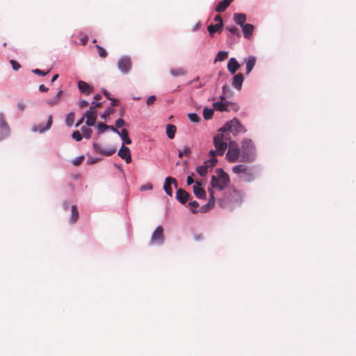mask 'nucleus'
<instances>
[{"instance_id": "obj_1", "label": "nucleus", "mask_w": 356, "mask_h": 356, "mask_svg": "<svg viewBox=\"0 0 356 356\" xmlns=\"http://www.w3.org/2000/svg\"><path fill=\"white\" fill-rule=\"evenodd\" d=\"M235 142H230L226 154V159L229 163L237 161L252 163L256 159V147L252 140L244 139L241 141V147H238Z\"/></svg>"}, {"instance_id": "obj_2", "label": "nucleus", "mask_w": 356, "mask_h": 356, "mask_svg": "<svg viewBox=\"0 0 356 356\" xmlns=\"http://www.w3.org/2000/svg\"><path fill=\"white\" fill-rule=\"evenodd\" d=\"M216 173V176L213 175L211 177V186L219 190L225 189L229 184V176L222 168L217 169Z\"/></svg>"}, {"instance_id": "obj_3", "label": "nucleus", "mask_w": 356, "mask_h": 356, "mask_svg": "<svg viewBox=\"0 0 356 356\" xmlns=\"http://www.w3.org/2000/svg\"><path fill=\"white\" fill-rule=\"evenodd\" d=\"M232 172L245 181H251L254 177L253 168L244 164L236 165L232 168Z\"/></svg>"}, {"instance_id": "obj_4", "label": "nucleus", "mask_w": 356, "mask_h": 356, "mask_svg": "<svg viewBox=\"0 0 356 356\" xmlns=\"http://www.w3.org/2000/svg\"><path fill=\"white\" fill-rule=\"evenodd\" d=\"M222 130L223 131H229L230 133H232L234 135H236L241 132H245V129L243 127V125L240 123V122L234 118L233 120L226 122L224 126L222 127Z\"/></svg>"}, {"instance_id": "obj_5", "label": "nucleus", "mask_w": 356, "mask_h": 356, "mask_svg": "<svg viewBox=\"0 0 356 356\" xmlns=\"http://www.w3.org/2000/svg\"><path fill=\"white\" fill-rule=\"evenodd\" d=\"M215 150L211 149L209 152V156L215 158L216 156H222L227 148V143L219 139V136L213 137Z\"/></svg>"}, {"instance_id": "obj_6", "label": "nucleus", "mask_w": 356, "mask_h": 356, "mask_svg": "<svg viewBox=\"0 0 356 356\" xmlns=\"http://www.w3.org/2000/svg\"><path fill=\"white\" fill-rule=\"evenodd\" d=\"M102 106V103L97 104L95 106H90V108L83 115L86 118V123L88 126H94L97 116L96 108Z\"/></svg>"}, {"instance_id": "obj_7", "label": "nucleus", "mask_w": 356, "mask_h": 356, "mask_svg": "<svg viewBox=\"0 0 356 356\" xmlns=\"http://www.w3.org/2000/svg\"><path fill=\"white\" fill-rule=\"evenodd\" d=\"M217 159L211 157L210 159L204 162L203 165L198 166L196 168L197 172L202 177L205 176L209 170H211L216 164Z\"/></svg>"}, {"instance_id": "obj_8", "label": "nucleus", "mask_w": 356, "mask_h": 356, "mask_svg": "<svg viewBox=\"0 0 356 356\" xmlns=\"http://www.w3.org/2000/svg\"><path fill=\"white\" fill-rule=\"evenodd\" d=\"M132 62L129 57L123 56L118 61V69L124 74H127L131 70Z\"/></svg>"}, {"instance_id": "obj_9", "label": "nucleus", "mask_w": 356, "mask_h": 356, "mask_svg": "<svg viewBox=\"0 0 356 356\" xmlns=\"http://www.w3.org/2000/svg\"><path fill=\"white\" fill-rule=\"evenodd\" d=\"M164 241L163 228L161 226L156 227L151 237V244H162Z\"/></svg>"}, {"instance_id": "obj_10", "label": "nucleus", "mask_w": 356, "mask_h": 356, "mask_svg": "<svg viewBox=\"0 0 356 356\" xmlns=\"http://www.w3.org/2000/svg\"><path fill=\"white\" fill-rule=\"evenodd\" d=\"M93 148L97 153H98L102 156H111L116 151V149L113 147L105 149L100 144L95 143L93 144Z\"/></svg>"}, {"instance_id": "obj_11", "label": "nucleus", "mask_w": 356, "mask_h": 356, "mask_svg": "<svg viewBox=\"0 0 356 356\" xmlns=\"http://www.w3.org/2000/svg\"><path fill=\"white\" fill-rule=\"evenodd\" d=\"M118 156L125 160L127 163H130L131 162V151L129 147L124 146L123 144L118 151Z\"/></svg>"}, {"instance_id": "obj_12", "label": "nucleus", "mask_w": 356, "mask_h": 356, "mask_svg": "<svg viewBox=\"0 0 356 356\" xmlns=\"http://www.w3.org/2000/svg\"><path fill=\"white\" fill-rule=\"evenodd\" d=\"M172 184L175 185V188H177V182L175 178L168 177L165 179L163 189L165 192L170 196L172 195V190L171 187Z\"/></svg>"}, {"instance_id": "obj_13", "label": "nucleus", "mask_w": 356, "mask_h": 356, "mask_svg": "<svg viewBox=\"0 0 356 356\" xmlns=\"http://www.w3.org/2000/svg\"><path fill=\"white\" fill-rule=\"evenodd\" d=\"M210 198L207 204L202 206L199 210L200 212L206 213L213 208L215 205L216 199L213 195V192L212 190H209Z\"/></svg>"}, {"instance_id": "obj_14", "label": "nucleus", "mask_w": 356, "mask_h": 356, "mask_svg": "<svg viewBox=\"0 0 356 356\" xmlns=\"http://www.w3.org/2000/svg\"><path fill=\"white\" fill-rule=\"evenodd\" d=\"M78 88L80 92L86 95H88L93 92V88L83 81H79L78 82Z\"/></svg>"}, {"instance_id": "obj_15", "label": "nucleus", "mask_w": 356, "mask_h": 356, "mask_svg": "<svg viewBox=\"0 0 356 356\" xmlns=\"http://www.w3.org/2000/svg\"><path fill=\"white\" fill-rule=\"evenodd\" d=\"M189 193L182 188L177 189L176 192V198L181 204H185L188 198Z\"/></svg>"}, {"instance_id": "obj_16", "label": "nucleus", "mask_w": 356, "mask_h": 356, "mask_svg": "<svg viewBox=\"0 0 356 356\" xmlns=\"http://www.w3.org/2000/svg\"><path fill=\"white\" fill-rule=\"evenodd\" d=\"M240 68L238 62L234 58H231L227 63V69L232 74H234Z\"/></svg>"}, {"instance_id": "obj_17", "label": "nucleus", "mask_w": 356, "mask_h": 356, "mask_svg": "<svg viewBox=\"0 0 356 356\" xmlns=\"http://www.w3.org/2000/svg\"><path fill=\"white\" fill-rule=\"evenodd\" d=\"M244 78L243 75L241 73H238L234 76L232 79V86L236 90H239L241 89L242 84L243 82Z\"/></svg>"}, {"instance_id": "obj_18", "label": "nucleus", "mask_w": 356, "mask_h": 356, "mask_svg": "<svg viewBox=\"0 0 356 356\" xmlns=\"http://www.w3.org/2000/svg\"><path fill=\"white\" fill-rule=\"evenodd\" d=\"M193 193L197 198H206V192L204 189L200 187V184L198 181H196L195 184L193 186Z\"/></svg>"}, {"instance_id": "obj_19", "label": "nucleus", "mask_w": 356, "mask_h": 356, "mask_svg": "<svg viewBox=\"0 0 356 356\" xmlns=\"http://www.w3.org/2000/svg\"><path fill=\"white\" fill-rule=\"evenodd\" d=\"M221 102H216L213 104V106L214 108L219 111H229L227 106L229 105V103L225 101V102H223V100H225V98L224 97H220Z\"/></svg>"}, {"instance_id": "obj_20", "label": "nucleus", "mask_w": 356, "mask_h": 356, "mask_svg": "<svg viewBox=\"0 0 356 356\" xmlns=\"http://www.w3.org/2000/svg\"><path fill=\"white\" fill-rule=\"evenodd\" d=\"M10 132V128L8 123L0 126V141L8 138Z\"/></svg>"}, {"instance_id": "obj_21", "label": "nucleus", "mask_w": 356, "mask_h": 356, "mask_svg": "<svg viewBox=\"0 0 356 356\" xmlns=\"http://www.w3.org/2000/svg\"><path fill=\"white\" fill-rule=\"evenodd\" d=\"M245 63L246 64V73L248 74L255 65L256 58L252 56H250L245 58Z\"/></svg>"}, {"instance_id": "obj_22", "label": "nucleus", "mask_w": 356, "mask_h": 356, "mask_svg": "<svg viewBox=\"0 0 356 356\" xmlns=\"http://www.w3.org/2000/svg\"><path fill=\"white\" fill-rule=\"evenodd\" d=\"M230 132L229 131L222 130V127L218 130V133L215 136H219V139L227 143L231 140Z\"/></svg>"}, {"instance_id": "obj_23", "label": "nucleus", "mask_w": 356, "mask_h": 356, "mask_svg": "<svg viewBox=\"0 0 356 356\" xmlns=\"http://www.w3.org/2000/svg\"><path fill=\"white\" fill-rule=\"evenodd\" d=\"M234 22L241 26L245 25L246 15L243 13H234L233 16Z\"/></svg>"}, {"instance_id": "obj_24", "label": "nucleus", "mask_w": 356, "mask_h": 356, "mask_svg": "<svg viewBox=\"0 0 356 356\" xmlns=\"http://www.w3.org/2000/svg\"><path fill=\"white\" fill-rule=\"evenodd\" d=\"M242 27L243 33L245 38H250L254 31V26L250 24H245Z\"/></svg>"}, {"instance_id": "obj_25", "label": "nucleus", "mask_w": 356, "mask_h": 356, "mask_svg": "<svg viewBox=\"0 0 356 356\" xmlns=\"http://www.w3.org/2000/svg\"><path fill=\"white\" fill-rule=\"evenodd\" d=\"M223 23L221 24H210L207 29L209 32L210 35L212 36L213 34L216 32L220 33L222 31Z\"/></svg>"}, {"instance_id": "obj_26", "label": "nucleus", "mask_w": 356, "mask_h": 356, "mask_svg": "<svg viewBox=\"0 0 356 356\" xmlns=\"http://www.w3.org/2000/svg\"><path fill=\"white\" fill-rule=\"evenodd\" d=\"M177 127L174 124H168L166 126V134L170 139L175 138Z\"/></svg>"}, {"instance_id": "obj_27", "label": "nucleus", "mask_w": 356, "mask_h": 356, "mask_svg": "<svg viewBox=\"0 0 356 356\" xmlns=\"http://www.w3.org/2000/svg\"><path fill=\"white\" fill-rule=\"evenodd\" d=\"M118 134H119V136L121 137V138L124 141V144L125 143V144L129 145V144L131 143V140L129 137V132L127 129H122L121 131H119V133H118Z\"/></svg>"}, {"instance_id": "obj_28", "label": "nucleus", "mask_w": 356, "mask_h": 356, "mask_svg": "<svg viewBox=\"0 0 356 356\" xmlns=\"http://www.w3.org/2000/svg\"><path fill=\"white\" fill-rule=\"evenodd\" d=\"M230 4L226 2L225 0L220 1L217 6L216 7V11L218 13H222L224 12L226 8L229 6Z\"/></svg>"}, {"instance_id": "obj_29", "label": "nucleus", "mask_w": 356, "mask_h": 356, "mask_svg": "<svg viewBox=\"0 0 356 356\" xmlns=\"http://www.w3.org/2000/svg\"><path fill=\"white\" fill-rule=\"evenodd\" d=\"M78 218H79L78 209L76 205H72V216H71L70 221H71V222L74 223L77 221Z\"/></svg>"}, {"instance_id": "obj_30", "label": "nucleus", "mask_w": 356, "mask_h": 356, "mask_svg": "<svg viewBox=\"0 0 356 356\" xmlns=\"http://www.w3.org/2000/svg\"><path fill=\"white\" fill-rule=\"evenodd\" d=\"M228 57V52L225 51H219L216 57L214 60V63H216L218 61H223Z\"/></svg>"}, {"instance_id": "obj_31", "label": "nucleus", "mask_w": 356, "mask_h": 356, "mask_svg": "<svg viewBox=\"0 0 356 356\" xmlns=\"http://www.w3.org/2000/svg\"><path fill=\"white\" fill-rule=\"evenodd\" d=\"M170 73L172 76H184L186 74V70L184 68H175L170 70Z\"/></svg>"}, {"instance_id": "obj_32", "label": "nucleus", "mask_w": 356, "mask_h": 356, "mask_svg": "<svg viewBox=\"0 0 356 356\" xmlns=\"http://www.w3.org/2000/svg\"><path fill=\"white\" fill-rule=\"evenodd\" d=\"M213 115V109L204 108L203 111V117L206 120H210Z\"/></svg>"}, {"instance_id": "obj_33", "label": "nucleus", "mask_w": 356, "mask_h": 356, "mask_svg": "<svg viewBox=\"0 0 356 356\" xmlns=\"http://www.w3.org/2000/svg\"><path fill=\"white\" fill-rule=\"evenodd\" d=\"M81 131H82V133H83V136L86 138H90L91 137L92 131V129L90 128H88V127H86L85 126H83L81 127Z\"/></svg>"}, {"instance_id": "obj_34", "label": "nucleus", "mask_w": 356, "mask_h": 356, "mask_svg": "<svg viewBox=\"0 0 356 356\" xmlns=\"http://www.w3.org/2000/svg\"><path fill=\"white\" fill-rule=\"evenodd\" d=\"M188 207H190V209L193 213H196L199 211V210H197V209L199 207V204L196 201H191L188 203Z\"/></svg>"}, {"instance_id": "obj_35", "label": "nucleus", "mask_w": 356, "mask_h": 356, "mask_svg": "<svg viewBox=\"0 0 356 356\" xmlns=\"http://www.w3.org/2000/svg\"><path fill=\"white\" fill-rule=\"evenodd\" d=\"M97 53L101 58H106L108 55L107 51L105 49L99 45L96 46Z\"/></svg>"}, {"instance_id": "obj_36", "label": "nucleus", "mask_w": 356, "mask_h": 356, "mask_svg": "<svg viewBox=\"0 0 356 356\" xmlns=\"http://www.w3.org/2000/svg\"><path fill=\"white\" fill-rule=\"evenodd\" d=\"M226 30L229 31L231 33L236 35L238 37L240 36V31L238 29L234 26H226Z\"/></svg>"}, {"instance_id": "obj_37", "label": "nucleus", "mask_w": 356, "mask_h": 356, "mask_svg": "<svg viewBox=\"0 0 356 356\" xmlns=\"http://www.w3.org/2000/svg\"><path fill=\"white\" fill-rule=\"evenodd\" d=\"M74 115L73 113H70L67 115V118H66V124L68 126V127H71L73 123H74Z\"/></svg>"}, {"instance_id": "obj_38", "label": "nucleus", "mask_w": 356, "mask_h": 356, "mask_svg": "<svg viewBox=\"0 0 356 356\" xmlns=\"http://www.w3.org/2000/svg\"><path fill=\"white\" fill-rule=\"evenodd\" d=\"M31 131L33 132L38 131L40 133H43L44 131V126L42 124L38 125H33L31 128Z\"/></svg>"}, {"instance_id": "obj_39", "label": "nucleus", "mask_w": 356, "mask_h": 356, "mask_svg": "<svg viewBox=\"0 0 356 356\" xmlns=\"http://www.w3.org/2000/svg\"><path fill=\"white\" fill-rule=\"evenodd\" d=\"M62 95V90H60L58 93L56 97L54 99H50L48 102V104L51 106L55 105L57 102H58L60 95Z\"/></svg>"}, {"instance_id": "obj_40", "label": "nucleus", "mask_w": 356, "mask_h": 356, "mask_svg": "<svg viewBox=\"0 0 356 356\" xmlns=\"http://www.w3.org/2000/svg\"><path fill=\"white\" fill-rule=\"evenodd\" d=\"M188 117L193 122H199L200 121V118L196 113H189Z\"/></svg>"}, {"instance_id": "obj_41", "label": "nucleus", "mask_w": 356, "mask_h": 356, "mask_svg": "<svg viewBox=\"0 0 356 356\" xmlns=\"http://www.w3.org/2000/svg\"><path fill=\"white\" fill-rule=\"evenodd\" d=\"M72 136L73 139H74L76 141H80L83 138L82 135L80 134L79 131H74Z\"/></svg>"}, {"instance_id": "obj_42", "label": "nucleus", "mask_w": 356, "mask_h": 356, "mask_svg": "<svg viewBox=\"0 0 356 356\" xmlns=\"http://www.w3.org/2000/svg\"><path fill=\"white\" fill-rule=\"evenodd\" d=\"M125 124H126V122L123 119L119 118L118 120H117L115 121V127L120 128V127L124 126Z\"/></svg>"}, {"instance_id": "obj_43", "label": "nucleus", "mask_w": 356, "mask_h": 356, "mask_svg": "<svg viewBox=\"0 0 356 356\" xmlns=\"http://www.w3.org/2000/svg\"><path fill=\"white\" fill-rule=\"evenodd\" d=\"M109 125H107L104 123H99L98 124V129L100 132H104V131L108 129Z\"/></svg>"}, {"instance_id": "obj_44", "label": "nucleus", "mask_w": 356, "mask_h": 356, "mask_svg": "<svg viewBox=\"0 0 356 356\" xmlns=\"http://www.w3.org/2000/svg\"><path fill=\"white\" fill-rule=\"evenodd\" d=\"M10 64L12 65L13 69L15 71L18 70L20 68V65L14 60H10Z\"/></svg>"}, {"instance_id": "obj_45", "label": "nucleus", "mask_w": 356, "mask_h": 356, "mask_svg": "<svg viewBox=\"0 0 356 356\" xmlns=\"http://www.w3.org/2000/svg\"><path fill=\"white\" fill-rule=\"evenodd\" d=\"M113 112V110L112 108H108L103 114L101 115V118L102 119H106L108 116H109Z\"/></svg>"}, {"instance_id": "obj_46", "label": "nucleus", "mask_w": 356, "mask_h": 356, "mask_svg": "<svg viewBox=\"0 0 356 356\" xmlns=\"http://www.w3.org/2000/svg\"><path fill=\"white\" fill-rule=\"evenodd\" d=\"M156 96H155V95H151V96H149V97L147 98V102H146L148 106H150V105L153 104L154 103V102L156 101Z\"/></svg>"}, {"instance_id": "obj_47", "label": "nucleus", "mask_w": 356, "mask_h": 356, "mask_svg": "<svg viewBox=\"0 0 356 356\" xmlns=\"http://www.w3.org/2000/svg\"><path fill=\"white\" fill-rule=\"evenodd\" d=\"M190 152H191V151H190L189 147H186L183 152H179L178 156L179 158H181L184 154L189 155Z\"/></svg>"}, {"instance_id": "obj_48", "label": "nucleus", "mask_w": 356, "mask_h": 356, "mask_svg": "<svg viewBox=\"0 0 356 356\" xmlns=\"http://www.w3.org/2000/svg\"><path fill=\"white\" fill-rule=\"evenodd\" d=\"M83 156H79V157H77L76 158L74 161H73V164L74 165H79L81 164V163L83 161Z\"/></svg>"}, {"instance_id": "obj_49", "label": "nucleus", "mask_w": 356, "mask_h": 356, "mask_svg": "<svg viewBox=\"0 0 356 356\" xmlns=\"http://www.w3.org/2000/svg\"><path fill=\"white\" fill-rule=\"evenodd\" d=\"M32 72L37 75L44 76V71H43V70H41L39 69H35V70H33Z\"/></svg>"}, {"instance_id": "obj_50", "label": "nucleus", "mask_w": 356, "mask_h": 356, "mask_svg": "<svg viewBox=\"0 0 356 356\" xmlns=\"http://www.w3.org/2000/svg\"><path fill=\"white\" fill-rule=\"evenodd\" d=\"M52 124V117L49 116V119L47 120V122L46 123V131L50 129Z\"/></svg>"}, {"instance_id": "obj_51", "label": "nucleus", "mask_w": 356, "mask_h": 356, "mask_svg": "<svg viewBox=\"0 0 356 356\" xmlns=\"http://www.w3.org/2000/svg\"><path fill=\"white\" fill-rule=\"evenodd\" d=\"M89 105V103L86 100H82L79 102V106L83 108Z\"/></svg>"}, {"instance_id": "obj_52", "label": "nucleus", "mask_w": 356, "mask_h": 356, "mask_svg": "<svg viewBox=\"0 0 356 356\" xmlns=\"http://www.w3.org/2000/svg\"><path fill=\"white\" fill-rule=\"evenodd\" d=\"M6 121L5 120V117L2 113H0V126H2L6 124Z\"/></svg>"}, {"instance_id": "obj_53", "label": "nucleus", "mask_w": 356, "mask_h": 356, "mask_svg": "<svg viewBox=\"0 0 356 356\" xmlns=\"http://www.w3.org/2000/svg\"><path fill=\"white\" fill-rule=\"evenodd\" d=\"M193 175H189L187 177L186 182L188 185H191L194 183V179L193 178Z\"/></svg>"}, {"instance_id": "obj_54", "label": "nucleus", "mask_w": 356, "mask_h": 356, "mask_svg": "<svg viewBox=\"0 0 356 356\" xmlns=\"http://www.w3.org/2000/svg\"><path fill=\"white\" fill-rule=\"evenodd\" d=\"M214 21L217 22L218 23L217 24H221V23H223L222 22V19L221 17V16L220 15H217L215 18H214Z\"/></svg>"}, {"instance_id": "obj_55", "label": "nucleus", "mask_w": 356, "mask_h": 356, "mask_svg": "<svg viewBox=\"0 0 356 356\" xmlns=\"http://www.w3.org/2000/svg\"><path fill=\"white\" fill-rule=\"evenodd\" d=\"M88 38L87 35H83L81 38V44L83 45H85L86 44V43L88 42Z\"/></svg>"}, {"instance_id": "obj_56", "label": "nucleus", "mask_w": 356, "mask_h": 356, "mask_svg": "<svg viewBox=\"0 0 356 356\" xmlns=\"http://www.w3.org/2000/svg\"><path fill=\"white\" fill-rule=\"evenodd\" d=\"M25 106H25V104H24L23 102H19V103L17 104V108H18L20 111H23L24 110Z\"/></svg>"}, {"instance_id": "obj_57", "label": "nucleus", "mask_w": 356, "mask_h": 356, "mask_svg": "<svg viewBox=\"0 0 356 356\" xmlns=\"http://www.w3.org/2000/svg\"><path fill=\"white\" fill-rule=\"evenodd\" d=\"M152 189V185L149 184L147 185L143 186L141 190H151Z\"/></svg>"}, {"instance_id": "obj_58", "label": "nucleus", "mask_w": 356, "mask_h": 356, "mask_svg": "<svg viewBox=\"0 0 356 356\" xmlns=\"http://www.w3.org/2000/svg\"><path fill=\"white\" fill-rule=\"evenodd\" d=\"M109 99L111 100V106H115L118 104V101L115 99H111L110 97H108Z\"/></svg>"}, {"instance_id": "obj_59", "label": "nucleus", "mask_w": 356, "mask_h": 356, "mask_svg": "<svg viewBox=\"0 0 356 356\" xmlns=\"http://www.w3.org/2000/svg\"><path fill=\"white\" fill-rule=\"evenodd\" d=\"M84 116H83L76 124V127H79L80 126L83 122V120H84Z\"/></svg>"}, {"instance_id": "obj_60", "label": "nucleus", "mask_w": 356, "mask_h": 356, "mask_svg": "<svg viewBox=\"0 0 356 356\" xmlns=\"http://www.w3.org/2000/svg\"><path fill=\"white\" fill-rule=\"evenodd\" d=\"M116 128L117 127H115L110 126L109 125L108 129H110V130H111V131H114V132L118 134V133H119V131Z\"/></svg>"}, {"instance_id": "obj_61", "label": "nucleus", "mask_w": 356, "mask_h": 356, "mask_svg": "<svg viewBox=\"0 0 356 356\" xmlns=\"http://www.w3.org/2000/svg\"><path fill=\"white\" fill-rule=\"evenodd\" d=\"M39 90L42 92H44V84H41L39 86Z\"/></svg>"}, {"instance_id": "obj_62", "label": "nucleus", "mask_w": 356, "mask_h": 356, "mask_svg": "<svg viewBox=\"0 0 356 356\" xmlns=\"http://www.w3.org/2000/svg\"><path fill=\"white\" fill-rule=\"evenodd\" d=\"M102 98V96L100 95H96L95 97H94V99L95 101L97 102L98 100L101 99Z\"/></svg>"}, {"instance_id": "obj_63", "label": "nucleus", "mask_w": 356, "mask_h": 356, "mask_svg": "<svg viewBox=\"0 0 356 356\" xmlns=\"http://www.w3.org/2000/svg\"><path fill=\"white\" fill-rule=\"evenodd\" d=\"M58 74L54 75V76L51 79V82L55 81L58 79Z\"/></svg>"}, {"instance_id": "obj_64", "label": "nucleus", "mask_w": 356, "mask_h": 356, "mask_svg": "<svg viewBox=\"0 0 356 356\" xmlns=\"http://www.w3.org/2000/svg\"><path fill=\"white\" fill-rule=\"evenodd\" d=\"M97 104H98L96 101H94L91 103V106H95Z\"/></svg>"}]
</instances>
